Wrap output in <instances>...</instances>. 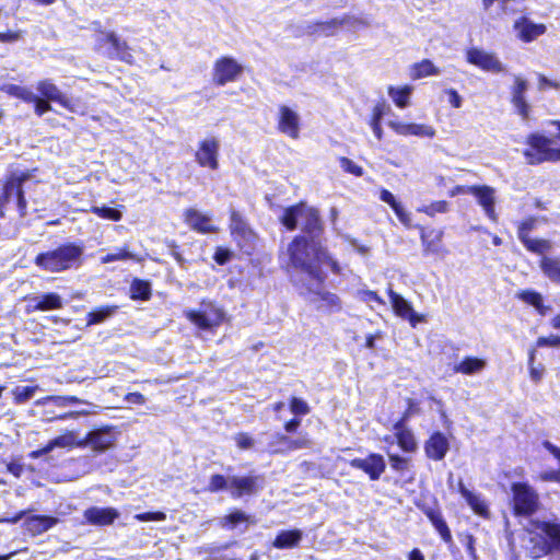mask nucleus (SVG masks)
<instances>
[{
	"instance_id": "nucleus-22",
	"label": "nucleus",
	"mask_w": 560,
	"mask_h": 560,
	"mask_svg": "<svg viewBox=\"0 0 560 560\" xmlns=\"http://www.w3.org/2000/svg\"><path fill=\"white\" fill-rule=\"evenodd\" d=\"M42 98L56 102L62 107L72 110L71 101L49 79L39 80L35 86Z\"/></svg>"
},
{
	"instance_id": "nucleus-51",
	"label": "nucleus",
	"mask_w": 560,
	"mask_h": 560,
	"mask_svg": "<svg viewBox=\"0 0 560 560\" xmlns=\"http://www.w3.org/2000/svg\"><path fill=\"white\" fill-rule=\"evenodd\" d=\"M91 212L96 214L97 217L110 220V221H119L122 218L121 211L115 208H109L106 206H93L91 208Z\"/></svg>"
},
{
	"instance_id": "nucleus-4",
	"label": "nucleus",
	"mask_w": 560,
	"mask_h": 560,
	"mask_svg": "<svg viewBox=\"0 0 560 560\" xmlns=\"http://www.w3.org/2000/svg\"><path fill=\"white\" fill-rule=\"evenodd\" d=\"M536 529L541 534H545L550 541L538 534L532 536L529 539V546H527L532 558L538 559L549 553L551 549H560V523L538 522L536 524Z\"/></svg>"
},
{
	"instance_id": "nucleus-25",
	"label": "nucleus",
	"mask_w": 560,
	"mask_h": 560,
	"mask_svg": "<svg viewBox=\"0 0 560 560\" xmlns=\"http://www.w3.org/2000/svg\"><path fill=\"white\" fill-rule=\"evenodd\" d=\"M12 197H16L19 210L24 215L26 201L21 189V183L18 179H10L5 184H0V206H3Z\"/></svg>"
},
{
	"instance_id": "nucleus-20",
	"label": "nucleus",
	"mask_w": 560,
	"mask_h": 560,
	"mask_svg": "<svg viewBox=\"0 0 560 560\" xmlns=\"http://www.w3.org/2000/svg\"><path fill=\"white\" fill-rule=\"evenodd\" d=\"M261 488V478L258 476L230 477V490L233 498L256 493Z\"/></svg>"
},
{
	"instance_id": "nucleus-48",
	"label": "nucleus",
	"mask_w": 560,
	"mask_h": 560,
	"mask_svg": "<svg viewBox=\"0 0 560 560\" xmlns=\"http://www.w3.org/2000/svg\"><path fill=\"white\" fill-rule=\"evenodd\" d=\"M116 306H105L88 314V325H96L103 323L105 319L113 316L116 312Z\"/></svg>"
},
{
	"instance_id": "nucleus-10",
	"label": "nucleus",
	"mask_w": 560,
	"mask_h": 560,
	"mask_svg": "<svg viewBox=\"0 0 560 560\" xmlns=\"http://www.w3.org/2000/svg\"><path fill=\"white\" fill-rule=\"evenodd\" d=\"M277 128L280 133L296 140L300 137L301 117L288 105H280L277 114Z\"/></svg>"
},
{
	"instance_id": "nucleus-49",
	"label": "nucleus",
	"mask_w": 560,
	"mask_h": 560,
	"mask_svg": "<svg viewBox=\"0 0 560 560\" xmlns=\"http://www.w3.org/2000/svg\"><path fill=\"white\" fill-rule=\"evenodd\" d=\"M385 105L383 103H380L374 106L372 112V118L370 121L371 129L374 133V136L381 140L383 137V129L381 127V120L384 115Z\"/></svg>"
},
{
	"instance_id": "nucleus-50",
	"label": "nucleus",
	"mask_w": 560,
	"mask_h": 560,
	"mask_svg": "<svg viewBox=\"0 0 560 560\" xmlns=\"http://www.w3.org/2000/svg\"><path fill=\"white\" fill-rule=\"evenodd\" d=\"M9 95L18 97L26 103H30L35 100V93H33L28 88L9 84L3 89Z\"/></svg>"
},
{
	"instance_id": "nucleus-27",
	"label": "nucleus",
	"mask_w": 560,
	"mask_h": 560,
	"mask_svg": "<svg viewBox=\"0 0 560 560\" xmlns=\"http://www.w3.org/2000/svg\"><path fill=\"white\" fill-rule=\"evenodd\" d=\"M320 31L325 35H332L336 30L346 26L350 30L357 31L362 27L369 26V23L362 19L354 18V16H345L342 19H332L329 22L320 23L319 25Z\"/></svg>"
},
{
	"instance_id": "nucleus-64",
	"label": "nucleus",
	"mask_w": 560,
	"mask_h": 560,
	"mask_svg": "<svg viewBox=\"0 0 560 560\" xmlns=\"http://www.w3.org/2000/svg\"><path fill=\"white\" fill-rule=\"evenodd\" d=\"M549 88L559 90L560 82L552 81V80L548 79L547 77H545L544 74H538V90L544 92Z\"/></svg>"
},
{
	"instance_id": "nucleus-42",
	"label": "nucleus",
	"mask_w": 560,
	"mask_h": 560,
	"mask_svg": "<svg viewBox=\"0 0 560 560\" xmlns=\"http://www.w3.org/2000/svg\"><path fill=\"white\" fill-rule=\"evenodd\" d=\"M440 73V69L436 68L434 63L429 59H424L419 63H415L410 69V78L412 80H418L430 75H438Z\"/></svg>"
},
{
	"instance_id": "nucleus-52",
	"label": "nucleus",
	"mask_w": 560,
	"mask_h": 560,
	"mask_svg": "<svg viewBox=\"0 0 560 560\" xmlns=\"http://www.w3.org/2000/svg\"><path fill=\"white\" fill-rule=\"evenodd\" d=\"M418 212L434 217L436 213H445L448 211V203L444 200L434 201L430 205H424L417 208Z\"/></svg>"
},
{
	"instance_id": "nucleus-41",
	"label": "nucleus",
	"mask_w": 560,
	"mask_h": 560,
	"mask_svg": "<svg viewBox=\"0 0 560 560\" xmlns=\"http://www.w3.org/2000/svg\"><path fill=\"white\" fill-rule=\"evenodd\" d=\"M486 364V361L482 359L467 357L454 366V371L457 373L471 375L482 371Z\"/></svg>"
},
{
	"instance_id": "nucleus-36",
	"label": "nucleus",
	"mask_w": 560,
	"mask_h": 560,
	"mask_svg": "<svg viewBox=\"0 0 560 560\" xmlns=\"http://www.w3.org/2000/svg\"><path fill=\"white\" fill-rule=\"evenodd\" d=\"M35 311H50L62 307V300L57 293H48L33 299Z\"/></svg>"
},
{
	"instance_id": "nucleus-14",
	"label": "nucleus",
	"mask_w": 560,
	"mask_h": 560,
	"mask_svg": "<svg viewBox=\"0 0 560 560\" xmlns=\"http://www.w3.org/2000/svg\"><path fill=\"white\" fill-rule=\"evenodd\" d=\"M243 67L231 57H222L214 62L213 81L218 85H225L237 80Z\"/></svg>"
},
{
	"instance_id": "nucleus-44",
	"label": "nucleus",
	"mask_w": 560,
	"mask_h": 560,
	"mask_svg": "<svg viewBox=\"0 0 560 560\" xmlns=\"http://www.w3.org/2000/svg\"><path fill=\"white\" fill-rule=\"evenodd\" d=\"M77 433L73 431H68L65 434H61L48 442V445L51 451L55 448H72L73 446H83V442L77 441Z\"/></svg>"
},
{
	"instance_id": "nucleus-16",
	"label": "nucleus",
	"mask_w": 560,
	"mask_h": 560,
	"mask_svg": "<svg viewBox=\"0 0 560 560\" xmlns=\"http://www.w3.org/2000/svg\"><path fill=\"white\" fill-rule=\"evenodd\" d=\"M184 221L191 230L201 234L219 232V228L213 223L212 215L203 213L195 208H188L185 210Z\"/></svg>"
},
{
	"instance_id": "nucleus-7",
	"label": "nucleus",
	"mask_w": 560,
	"mask_h": 560,
	"mask_svg": "<svg viewBox=\"0 0 560 560\" xmlns=\"http://www.w3.org/2000/svg\"><path fill=\"white\" fill-rule=\"evenodd\" d=\"M97 50L110 59L131 63L132 55L126 42H121L115 33H101L96 39Z\"/></svg>"
},
{
	"instance_id": "nucleus-43",
	"label": "nucleus",
	"mask_w": 560,
	"mask_h": 560,
	"mask_svg": "<svg viewBox=\"0 0 560 560\" xmlns=\"http://www.w3.org/2000/svg\"><path fill=\"white\" fill-rule=\"evenodd\" d=\"M304 203L289 207L281 217V223L290 231L298 228L301 215H303Z\"/></svg>"
},
{
	"instance_id": "nucleus-21",
	"label": "nucleus",
	"mask_w": 560,
	"mask_h": 560,
	"mask_svg": "<svg viewBox=\"0 0 560 560\" xmlns=\"http://www.w3.org/2000/svg\"><path fill=\"white\" fill-rule=\"evenodd\" d=\"M514 31L516 32V36L524 43H530L537 39L539 36L544 35L547 31L545 24L534 23L527 18H520L514 22Z\"/></svg>"
},
{
	"instance_id": "nucleus-35",
	"label": "nucleus",
	"mask_w": 560,
	"mask_h": 560,
	"mask_svg": "<svg viewBox=\"0 0 560 560\" xmlns=\"http://www.w3.org/2000/svg\"><path fill=\"white\" fill-rule=\"evenodd\" d=\"M302 537L303 533L300 529L282 530L277 535L273 547L278 549L294 548L300 544Z\"/></svg>"
},
{
	"instance_id": "nucleus-23",
	"label": "nucleus",
	"mask_w": 560,
	"mask_h": 560,
	"mask_svg": "<svg viewBox=\"0 0 560 560\" xmlns=\"http://www.w3.org/2000/svg\"><path fill=\"white\" fill-rule=\"evenodd\" d=\"M468 194L474 195L478 203L482 207L486 215L492 220H497L494 210V189L489 186H468Z\"/></svg>"
},
{
	"instance_id": "nucleus-31",
	"label": "nucleus",
	"mask_w": 560,
	"mask_h": 560,
	"mask_svg": "<svg viewBox=\"0 0 560 560\" xmlns=\"http://www.w3.org/2000/svg\"><path fill=\"white\" fill-rule=\"evenodd\" d=\"M58 523V518L46 515H31L25 517L24 528L32 536L40 535Z\"/></svg>"
},
{
	"instance_id": "nucleus-12",
	"label": "nucleus",
	"mask_w": 560,
	"mask_h": 560,
	"mask_svg": "<svg viewBox=\"0 0 560 560\" xmlns=\"http://www.w3.org/2000/svg\"><path fill=\"white\" fill-rule=\"evenodd\" d=\"M230 231L238 246L248 252L255 240V234L243 215L234 209L230 214Z\"/></svg>"
},
{
	"instance_id": "nucleus-26",
	"label": "nucleus",
	"mask_w": 560,
	"mask_h": 560,
	"mask_svg": "<svg viewBox=\"0 0 560 560\" xmlns=\"http://www.w3.org/2000/svg\"><path fill=\"white\" fill-rule=\"evenodd\" d=\"M119 516L114 508L92 506L84 512V518L92 525H109Z\"/></svg>"
},
{
	"instance_id": "nucleus-13",
	"label": "nucleus",
	"mask_w": 560,
	"mask_h": 560,
	"mask_svg": "<svg viewBox=\"0 0 560 560\" xmlns=\"http://www.w3.org/2000/svg\"><path fill=\"white\" fill-rule=\"evenodd\" d=\"M219 150L220 142L215 137H208L198 143V149L195 153L196 162L210 170H217L219 167Z\"/></svg>"
},
{
	"instance_id": "nucleus-2",
	"label": "nucleus",
	"mask_w": 560,
	"mask_h": 560,
	"mask_svg": "<svg viewBox=\"0 0 560 560\" xmlns=\"http://www.w3.org/2000/svg\"><path fill=\"white\" fill-rule=\"evenodd\" d=\"M83 244L67 243L52 250L38 254L34 264L46 272L57 273L79 268L83 264Z\"/></svg>"
},
{
	"instance_id": "nucleus-32",
	"label": "nucleus",
	"mask_w": 560,
	"mask_h": 560,
	"mask_svg": "<svg viewBox=\"0 0 560 560\" xmlns=\"http://www.w3.org/2000/svg\"><path fill=\"white\" fill-rule=\"evenodd\" d=\"M74 404H84L88 407H92V408L95 407L93 404L81 400L80 398H78L75 396H47V397L40 398L35 401L36 406H43V407L52 406V407L59 408V409L66 408L70 405H74Z\"/></svg>"
},
{
	"instance_id": "nucleus-56",
	"label": "nucleus",
	"mask_w": 560,
	"mask_h": 560,
	"mask_svg": "<svg viewBox=\"0 0 560 560\" xmlns=\"http://www.w3.org/2000/svg\"><path fill=\"white\" fill-rule=\"evenodd\" d=\"M357 298L360 301L370 304L371 306H372V303H376L378 305H385L384 300L375 291H372V290H368V289L358 290Z\"/></svg>"
},
{
	"instance_id": "nucleus-33",
	"label": "nucleus",
	"mask_w": 560,
	"mask_h": 560,
	"mask_svg": "<svg viewBox=\"0 0 560 560\" xmlns=\"http://www.w3.org/2000/svg\"><path fill=\"white\" fill-rule=\"evenodd\" d=\"M380 199L392 207L401 224L407 228L411 226V214L405 210V208L400 205V202L396 200L395 196L389 190L382 189Z\"/></svg>"
},
{
	"instance_id": "nucleus-58",
	"label": "nucleus",
	"mask_w": 560,
	"mask_h": 560,
	"mask_svg": "<svg viewBox=\"0 0 560 560\" xmlns=\"http://www.w3.org/2000/svg\"><path fill=\"white\" fill-rule=\"evenodd\" d=\"M290 409L294 415L304 416L310 412V407L303 399L293 397L290 402Z\"/></svg>"
},
{
	"instance_id": "nucleus-60",
	"label": "nucleus",
	"mask_w": 560,
	"mask_h": 560,
	"mask_svg": "<svg viewBox=\"0 0 560 560\" xmlns=\"http://www.w3.org/2000/svg\"><path fill=\"white\" fill-rule=\"evenodd\" d=\"M50 102L51 101H48V100H45V98H42L39 97L38 95L35 94V100L32 101L31 103H34V110H35V114L37 116H43L45 113L47 112H50L51 110V105H50Z\"/></svg>"
},
{
	"instance_id": "nucleus-9",
	"label": "nucleus",
	"mask_w": 560,
	"mask_h": 560,
	"mask_svg": "<svg viewBox=\"0 0 560 560\" xmlns=\"http://www.w3.org/2000/svg\"><path fill=\"white\" fill-rule=\"evenodd\" d=\"M513 505L515 514L530 515L538 508V494L527 483L515 482L512 485Z\"/></svg>"
},
{
	"instance_id": "nucleus-61",
	"label": "nucleus",
	"mask_w": 560,
	"mask_h": 560,
	"mask_svg": "<svg viewBox=\"0 0 560 560\" xmlns=\"http://www.w3.org/2000/svg\"><path fill=\"white\" fill-rule=\"evenodd\" d=\"M135 518L140 522H161L166 520V514L164 512H147L136 514Z\"/></svg>"
},
{
	"instance_id": "nucleus-62",
	"label": "nucleus",
	"mask_w": 560,
	"mask_h": 560,
	"mask_svg": "<svg viewBox=\"0 0 560 560\" xmlns=\"http://www.w3.org/2000/svg\"><path fill=\"white\" fill-rule=\"evenodd\" d=\"M234 441L238 448L249 450L254 446V439L247 433H238L234 436Z\"/></svg>"
},
{
	"instance_id": "nucleus-3",
	"label": "nucleus",
	"mask_w": 560,
	"mask_h": 560,
	"mask_svg": "<svg viewBox=\"0 0 560 560\" xmlns=\"http://www.w3.org/2000/svg\"><path fill=\"white\" fill-rule=\"evenodd\" d=\"M550 125L557 127V132L549 136L534 132L527 137L529 148L524 151V156L532 165L560 161V120H552Z\"/></svg>"
},
{
	"instance_id": "nucleus-53",
	"label": "nucleus",
	"mask_w": 560,
	"mask_h": 560,
	"mask_svg": "<svg viewBox=\"0 0 560 560\" xmlns=\"http://www.w3.org/2000/svg\"><path fill=\"white\" fill-rule=\"evenodd\" d=\"M37 389L38 386H16L12 394L16 404H23L31 399Z\"/></svg>"
},
{
	"instance_id": "nucleus-6",
	"label": "nucleus",
	"mask_w": 560,
	"mask_h": 560,
	"mask_svg": "<svg viewBox=\"0 0 560 560\" xmlns=\"http://www.w3.org/2000/svg\"><path fill=\"white\" fill-rule=\"evenodd\" d=\"M466 61L480 70L493 74L504 73L505 65L498 55L479 47H470L466 50Z\"/></svg>"
},
{
	"instance_id": "nucleus-37",
	"label": "nucleus",
	"mask_w": 560,
	"mask_h": 560,
	"mask_svg": "<svg viewBox=\"0 0 560 560\" xmlns=\"http://www.w3.org/2000/svg\"><path fill=\"white\" fill-rule=\"evenodd\" d=\"M413 92V88L411 85L404 86H389L388 95L395 103V105L399 108H406L409 106L410 96Z\"/></svg>"
},
{
	"instance_id": "nucleus-15",
	"label": "nucleus",
	"mask_w": 560,
	"mask_h": 560,
	"mask_svg": "<svg viewBox=\"0 0 560 560\" xmlns=\"http://www.w3.org/2000/svg\"><path fill=\"white\" fill-rule=\"evenodd\" d=\"M310 446L311 440L306 435L292 439L283 434H276L268 444V451L271 454H288Z\"/></svg>"
},
{
	"instance_id": "nucleus-46",
	"label": "nucleus",
	"mask_w": 560,
	"mask_h": 560,
	"mask_svg": "<svg viewBox=\"0 0 560 560\" xmlns=\"http://www.w3.org/2000/svg\"><path fill=\"white\" fill-rule=\"evenodd\" d=\"M137 260L141 259L133 253L129 252L127 247L116 248L114 253H108L101 258L102 264H109L119 260Z\"/></svg>"
},
{
	"instance_id": "nucleus-54",
	"label": "nucleus",
	"mask_w": 560,
	"mask_h": 560,
	"mask_svg": "<svg viewBox=\"0 0 560 560\" xmlns=\"http://www.w3.org/2000/svg\"><path fill=\"white\" fill-rule=\"evenodd\" d=\"M130 290L132 299L148 300L150 298V285L145 281L135 280Z\"/></svg>"
},
{
	"instance_id": "nucleus-34",
	"label": "nucleus",
	"mask_w": 560,
	"mask_h": 560,
	"mask_svg": "<svg viewBox=\"0 0 560 560\" xmlns=\"http://www.w3.org/2000/svg\"><path fill=\"white\" fill-rule=\"evenodd\" d=\"M394 429H395V435H396L399 446L405 452L416 451V448H417L416 439H415L412 432L405 427L404 421L402 420L398 421L394 425Z\"/></svg>"
},
{
	"instance_id": "nucleus-19",
	"label": "nucleus",
	"mask_w": 560,
	"mask_h": 560,
	"mask_svg": "<svg viewBox=\"0 0 560 560\" xmlns=\"http://www.w3.org/2000/svg\"><path fill=\"white\" fill-rule=\"evenodd\" d=\"M353 468L361 469L369 475L371 480H377L385 470V460L378 454H371L366 458H354L350 460Z\"/></svg>"
},
{
	"instance_id": "nucleus-40",
	"label": "nucleus",
	"mask_w": 560,
	"mask_h": 560,
	"mask_svg": "<svg viewBox=\"0 0 560 560\" xmlns=\"http://www.w3.org/2000/svg\"><path fill=\"white\" fill-rule=\"evenodd\" d=\"M540 268L550 281L560 284V258L544 256L540 260Z\"/></svg>"
},
{
	"instance_id": "nucleus-59",
	"label": "nucleus",
	"mask_w": 560,
	"mask_h": 560,
	"mask_svg": "<svg viewBox=\"0 0 560 560\" xmlns=\"http://www.w3.org/2000/svg\"><path fill=\"white\" fill-rule=\"evenodd\" d=\"M340 166L347 173L353 174L355 176L363 175V168L348 158L340 159Z\"/></svg>"
},
{
	"instance_id": "nucleus-24",
	"label": "nucleus",
	"mask_w": 560,
	"mask_h": 560,
	"mask_svg": "<svg viewBox=\"0 0 560 560\" xmlns=\"http://www.w3.org/2000/svg\"><path fill=\"white\" fill-rule=\"evenodd\" d=\"M388 126L400 136H417L421 138H433L435 129L425 124H407L402 121L392 120Z\"/></svg>"
},
{
	"instance_id": "nucleus-55",
	"label": "nucleus",
	"mask_w": 560,
	"mask_h": 560,
	"mask_svg": "<svg viewBox=\"0 0 560 560\" xmlns=\"http://www.w3.org/2000/svg\"><path fill=\"white\" fill-rule=\"evenodd\" d=\"M228 488H230V477L226 478L222 475L215 474L210 477L207 491L214 493Z\"/></svg>"
},
{
	"instance_id": "nucleus-57",
	"label": "nucleus",
	"mask_w": 560,
	"mask_h": 560,
	"mask_svg": "<svg viewBox=\"0 0 560 560\" xmlns=\"http://www.w3.org/2000/svg\"><path fill=\"white\" fill-rule=\"evenodd\" d=\"M94 411H92L90 409H80V410L68 411V412L59 413L56 417H48V422H51L55 420L77 419L82 416H89Z\"/></svg>"
},
{
	"instance_id": "nucleus-45",
	"label": "nucleus",
	"mask_w": 560,
	"mask_h": 560,
	"mask_svg": "<svg viewBox=\"0 0 560 560\" xmlns=\"http://www.w3.org/2000/svg\"><path fill=\"white\" fill-rule=\"evenodd\" d=\"M428 517L431 521L434 528L436 529V532L440 534L441 538L445 542H451L452 534L442 514L440 512L431 511L428 513Z\"/></svg>"
},
{
	"instance_id": "nucleus-38",
	"label": "nucleus",
	"mask_w": 560,
	"mask_h": 560,
	"mask_svg": "<svg viewBox=\"0 0 560 560\" xmlns=\"http://www.w3.org/2000/svg\"><path fill=\"white\" fill-rule=\"evenodd\" d=\"M441 231H425V229L421 228V241L424 246V250L432 254L440 253L441 249V240H442Z\"/></svg>"
},
{
	"instance_id": "nucleus-28",
	"label": "nucleus",
	"mask_w": 560,
	"mask_h": 560,
	"mask_svg": "<svg viewBox=\"0 0 560 560\" xmlns=\"http://www.w3.org/2000/svg\"><path fill=\"white\" fill-rule=\"evenodd\" d=\"M457 490L462 494V497L466 500L467 504L470 509L482 517L489 516V509L486 500L480 493H476L467 489L463 482V480L458 481Z\"/></svg>"
},
{
	"instance_id": "nucleus-39",
	"label": "nucleus",
	"mask_w": 560,
	"mask_h": 560,
	"mask_svg": "<svg viewBox=\"0 0 560 560\" xmlns=\"http://www.w3.org/2000/svg\"><path fill=\"white\" fill-rule=\"evenodd\" d=\"M517 298L523 302L534 306L540 315H546L550 310L549 306L544 305L542 295L536 291L523 290L517 293Z\"/></svg>"
},
{
	"instance_id": "nucleus-17",
	"label": "nucleus",
	"mask_w": 560,
	"mask_h": 560,
	"mask_svg": "<svg viewBox=\"0 0 560 560\" xmlns=\"http://www.w3.org/2000/svg\"><path fill=\"white\" fill-rule=\"evenodd\" d=\"M117 439V432L114 428L106 427L91 431L83 445H90L94 451L105 452L115 445Z\"/></svg>"
},
{
	"instance_id": "nucleus-8",
	"label": "nucleus",
	"mask_w": 560,
	"mask_h": 560,
	"mask_svg": "<svg viewBox=\"0 0 560 560\" xmlns=\"http://www.w3.org/2000/svg\"><path fill=\"white\" fill-rule=\"evenodd\" d=\"M513 82L510 86V102L514 112L526 121L530 118L532 105L528 103L526 94L528 91V81L521 74H512Z\"/></svg>"
},
{
	"instance_id": "nucleus-47",
	"label": "nucleus",
	"mask_w": 560,
	"mask_h": 560,
	"mask_svg": "<svg viewBox=\"0 0 560 560\" xmlns=\"http://www.w3.org/2000/svg\"><path fill=\"white\" fill-rule=\"evenodd\" d=\"M521 242L528 250L540 255L549 252L552 247L551 242L544 238H532L528 236L524 240H521Z\"/></svg>"
},
{
	"instance_id": "nucleus-11",
	"label": "nucleus",
	"mask_w": 560,
	"mask_h": 560,
	"mask_svg": "<svg viewBox=\"0 0 560 560\" xmlns=\"http://www.w3.org/2000/svg\"><path fill=\"white\" fill-rule=\"evenodd\" d=\"M324 281L318 282L317 280H310V283H303L302 285L312 294L317 296L316 300L311 301L317 305L318 310L334 313L341 310V302L338 295L335 293L325 291L322 287Z\"/></svg>"
},
{
	"instance_id": "nucleus-63",
	"label": "nucleus",
	"mask_w": 560,
	"mask_h": 560,
	"mask_svg": "<svg viewBox=\"0 0 560 560\" xmlns=\"http://www.w3.org/2000/svg\"><path fill=\"white\" fill-rule=\"evenodd\" d=\"M536 220L530 218L522 222L518 226L517 235L520 241L529 236V232L535 228Z\"/></svg>"
},
{
	"instance_id": "nucleus-30",
	"label": "nucleus",
	"mask_w": 560,
	"mask_h": 560,
	"mask_svg": "<svg viewBox=\"0 0 560 560\" xmlns=\"http://www.w3.org/2000/svg\"><path fill=\"white\" fill-rule=\"evenodd\" d=\"M299 225L310 235V240H315L316 235L322 231L318 211L304 205L303 215H301Z\"/></svg>"
},
{
	"instance_id": "nucleus-5",
	"label": "nucleus",
	"mask_w": 560,
	"mask_h": 560,
	"mask_svg": "<svg viewBox=\"0 0 560 560\" xmlns=\"http://www.w3.org/2000/svg\"><path fill=\"white\" fill-rule=\"evenodd\" d=\"M185 316L198 328L211 330L225 319V312L211 301H202L198 308L185 311Z\"/></svg>"
},
{
	"instance_id": "nucleus-18",
	"label": "nucleus",
	"mask_w": 560,
	"mask_h": 560,
	"mask_svg": "<svg viewBox=\"0 0 560 560\" xmlns=\"http://www.w3.org/2000/svg\"><path fill=\"white\" fill-rule=\"evenodd\" d=\"M388 296L395 314L407 319L412 327L424 320V316L417 314L411 304L392 288L388 289Z\"/></svg>"
},
{
	"instance_id": "nucleus-1",
	"label": "nucleus",
	"mask_w": 560,
	"mask_h": 560,
	"mask_svg": "<svg viewBox=\"0 0 560 560\" xmlns=\"http://www.w3.org/2000/svg\"><path fill=\"white\" fill-rule=\"evenodd\" d=\"M281 259L292 279L296 272H301L308 280L324 281L325 275L322 265L329 267L334 273H340L338 262L320 243L305 236L294 237Z\"/></svg>"
},
{
	"instance_id": "nucleus-29",
	"label": "nucleus",
	"mask_w": 560,
	"mask_h": 560,
	"mask_svg": "<svg viewBox=\"0 0 560 560\" xmlns=\"http://www.w3.org/2000/svg\"><path fill=\"white\" fill-rule=\"evenodd\" d=\"M450 444L446 436L441 432H435L427 441L424 450L429 458L441 460L448 451Z\"/></svg>"
}]
</instances>
